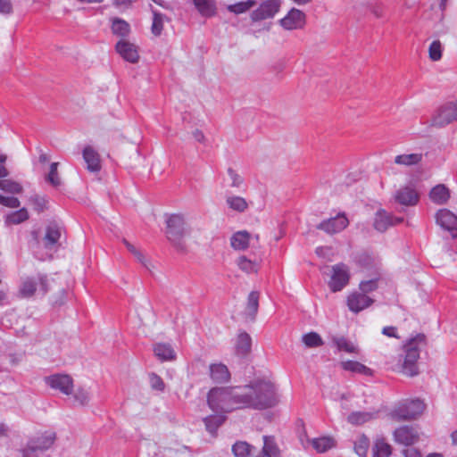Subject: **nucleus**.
I'll use <instances>...</instances> for the list:
<instances>
[{"mask_svg": "<svg viewBox=\"0 0 457 457\" xmlns=\"http://www.w3.org/2000/svg\"><path fill=\"white\" fill-rule=\"evenodd\" d=\"M241 387L244 409L262 411L272 408L278 403L277 389L270 381L258 380Z\"/></svg>", "mask_w": 457, "mask_h": 457, "instance_id": "f257e3e1", "label": "nucleus"}, {"mask_svg": "<svg viewBox=\"0 0 457 457\" xmlns=\"http://www.w3.org/2000/svg\"><path fill=\"white\" fill-rule=\"evenodd\" d=\"M242 387H213L207 394L209 408L216 413H227L243 408Z\"/></svg>", "mask_w": 457, "mask_h": 457, "instance_id": "f03ea898", "label": "nucleus"}, {"mask_svg": "<svg viewBox=\"0 0 457 457\" xmlns=\"http://www.w3.org/2000/svg\"><path fill=\"white\" fill-rule=\"evenodd\" d=\"M424 340V335H418L404 345V358L402 365L404 374L411 377L418 374L417 361L420 357V344Z\"/></svg>", "mask_w": 457, "mask_h": 457, "instance_id": "7ed1b4c3", "label": "nucleus"}, {"mask_svg": "<svg viewBox=\"0 0 457 457\" xmlns=\"http://www.w3.org/2000/svg\"><path fill=\"white\" fill-rule=\"evenodd\" d=\"M49 280L46 274L38 273L36 277H28L21 284L19 296L30 298L37 291L42 296L49 291Z\"/></svg>", "mask_w": 457, "mask_h": 457, "instance_id": "20e7f679", "label": "nucleus"}, {"mask_svg": "<svg viewBox=\"0 0 457 457\" xmlns=\"http://www.w3.org/2000/svg\"><path fill=\"white\" fill-rule=\"evenodd\" d=\"M186 233L185 220L181 214H171L166 219V235L179 251L185 250L182 238Z\"/></svg>", "mask_w": 457, "mask_h": 457, "instance_id": "39448f33", "label": "nucleus"}, {"mask_svg": "<svg viewBox=\"0 0 457 457\" xmlns=\"http://www.w3.org/2000/svg\"><path fill=\"white\" fill-rule=\"evenodd\" d=\"M55 436L51 433H44L29 439L21 450L22 457H40L54 444Z\"/></svg>", "mask_w": 457, "mask_h": 457, "instance_id": "423d86ee", "label": "nucleus"}, {"mask_svg": "<svg viewBox=\"0 0 457 457\" xmlns=\"http://www.w3.org/2000/svg\"><path fill=\"white\" fill-rule=\"evenodd\" d=\"M424 409L425 403L420 399L407 400L399 403L391 414L396 420H408L421 414Z\"/></svg>", "mask_w": 457, "mask_h": 457, "instance_id": "0eeeda50", "label": "nucleus"}, {"mask_svg": "<svg viewBox=\"0 0 457 457\" xmlns=\"http://www.w3.org/2000/svg\"><path fill=\"white\" fill-rule=\"evenodd\" d=\"M332 273L328 282L332 292H339L345 287L350 280V270L347 265L343 262L332 266Z\"/></svg>", "mask_w": 457, "mask_h": 457, "instance_id": "6e6552de", "label": "nucleus"}, {"mask_svg": "<svg viewBox=\"0 0 457 457\" xmlns=\"http://www.w3.org/2000/svg\"><path fill=\"white\" fill-rule=\"evenodd\" d=\"M44 380L49 387L65 395H70L73 392V378L68 374L55 373L46 377Z\"/></svg>", "mask_w": 457, "mask_h": 457, "instance_id": "1a4fd4ad", "label": "nucleus"}, {"mask_svg": "<svg viewBox=\"0 0 457 457\" xmlns=\"http://www.w3.org/2000/svg\"><path fill=\"white\" fill-rule=\"evenodd\" d=\"M436 223L453 238L457 237V216L448 209H440L435 214Z\"/></svg>", "mask_w": 457, "mask_h": 457, "instance_id": "9d476101", "label": "nucleus"}, {"mask_svg": "<svg viewBox=\"0 0 457 457\" xmlns=\"http://www.w3.org/2000/svg\"><path fill=\"white\" fill-rule=\"evenodd\" d=\"M281 2L279 0H265L260 6L251 13V20L260 21L273 18L280 9Z\"/></svg>", "mask_w": 457, "mask_h": 457, "instance_id": "9b49d317", "label": "nucleus"}, {"mask_svg": "<svg viewBox=\"0 0 457 457\" xmlns=\"http://www.w3.org/2000/svg\"><path fill=\"white\" fill-rule=\"evenodd\" d=\"M393 436L396 444L409 446L419 441L420 432L416 427L403 425L395 429Z\"/></svg>", "mask_w": 457, "mask_h": 457, "instance_id": "f8f14e48", "label": "nucleus"}, {"mask_svg": "<svg viewBox=\"0 0 457 457\" xmlns=\"http://www.w3.org/2000/svg\"><path fill=\"white\" fill-rule=\"evenodd\" d=\"M349 224V220L345 213H338L333 218L322 220L317 228L327 234H336L344 230Z\"/></svg>", "mask_w": 457, "mask_h": 457, "instance_id": "ddd939ff", "label": "nucleus"}, {"mask_svg": "<svg viewBox=\"0 0 457 457\" xmlns=\"http://www.w3.org/2000/svg\"><path fill=\"white\" fill-rule=\"evenodd\" d=\"M403 221V217H396L385 210H378L374 219V228L379 232L386 231L389 227L400 224Z\"/></svg>", "mask_w": 457, "mask_h": 457, "instance_id": "4468645a", "label": "nucleus"}, {"mask_svg": "<svg viewBox=\"0 0 457 457\" xmlns=\"http://www.w3.org/2000/svg\"><path fill=\"white\" fill-rule=\"evenodd\" d=\"M279 23L287 30L301 29L305 23V14L296 8H292Z\"/></svg>", "mask_w": 457, "mask_h": 457, "instance_id": "2eb2a0df", "label": "nucleus"}, {"mask_svg": "<svg viewBox=\"0 0 457 457\" xmlns=\"http://www.w3.org/2000/svg\"><path fill=\"white\" fill-rule=\"evenodd\" d=\"M374 300L361 293L353 292L347 297V306L354 313H358L373 303Z\"/></svg>", "mask_w": 457, "mask_h": 457, "instance_id": "dca6fc26", "label": "nucleus"}, {"mask_svg": "<svg viewBox=\"0 0 457 457\" xmlns=\"http://www.w3.org/2000/svg\"><path fill=\"white\" fill-rule=\"evenodd\" d=\"M62 236V227L55 222H50L46 228L43 237L44 247L47 250L56 249Z\"/></svg>", "mask_w": 457, "mask_h": 457, "instance_id": "f3484780", "label": "nucleus"}, {"mask_svg": "<svg viewBox=\"0 0 457 457\" xmlns=\"http://www.w3.org/2000/svg\"><path fill=\"white\" fill-rule=\"evenodd\" d=\"M115 49L117 53L127 62L131 63H137L139 60V54L137 46L128 41L120 40Z\"/></svg>", "mask_w": 457, "mask_h": 457, "instance_id": "a211bd4d", "label": "nucleus"}, {"mask_svg": "<svg viewBox=\"0 0 457 457\" xmlns=\"http://www.w3.org/2000/svg\"><path fill=\"white\" fill-rule=\"evenodd\" d=\"M451 198V190L445 184H437L430 188V202L437 205L446 204Z\"/></svg>", "mask_w": 457, "mask_h": 457, "instance_id": "6ab92c4d", "label": "nucleus"}, {"mask_svg": "<svg viewBox=\"0 0 457 457\" xmlns=\"http://www.w3.org/2000/svg\"><path fill=\"white\" fill-rule=\"evenodd\" d=\"M82 155L88 171L98 172L101 170L100 156L92 146H85Z\"/></svg>", "mask_w": 457, "mask_h": 457, "instance_id": "aec40b11", "label": "nucleus"}, {"mask_svg": "<svg viewBox=\"0 0 457 457\" xmlns=\"http://www.w3.org/2000/svg\"><path fill=\"white\" fill-rule=\"evenodd\" d=\"M395 199L403 205H414L418 203L419 195L415 189L410 187H403L396 191Z\"/></svg>", "mask_w": 457, "mask_h": 457, "instance_id": "412c9836", "label": "nucleus"}, {"mask_svg": "<svg viewBox=\"0 0 457 457\" xmlns=\"http://www.w3.org/2000/svg\"><path fill=\"white\" fill-rule=\"evenodd\" d=\"M427 154L422 152L412 153V154H402L395 157L394 162L400 166L404 167H417L422 162L424 156Z\"/></svg>", "mask_w": 457, "mask_h": 457, "instance_id": "4be33fe9", "label": "nucleus"}, {"mask_svg": "<svg viewBox=\"0 0 457 457\" xmlns=\"http://www.w3.org/2000/svg\"><path fill=\"white\" fill-rule=\"evenodd\" d=\"M210 377L214 383H227L230 379V373L226 365L222 363H213L210 365Z\"/></svg>", "mask_w": 457, "mask_h": 457, "instance_id": "5701e85b", "label": "nucleus"}, {"mask_svg": "<svg viewBox=\"0 0 457 457\" xmlns=\"http://www.w3.org/2000/svg\"><path fill=\"white\" fill-rule=\"evenodd\" d=\"M225 413L209 415L204 419L206 430L212 436H216L219 428L225 422Z\"/></svg>", "mask_w": 457, "mask_h": 457, "instance_id": "b1692460", "label": "nucleus"}, {"mask_svg": "<svg viewBox=\"0 0 457 457\" xmlns=\"http://www.w3.org/2000/svg\"><path fill=\"white\" fill-rule=\"evenodd\" d=\"M193 3L202 16L210 18L216 14L215 0H193Z\"/></svg>", "mask_w": 457, "mask_h": 457, "instance_id": "393cba45", "label": "nucleus"}, {"mask_svg": "<svg viewBox=\"0 0 457 457\" xmlns=\"http://www.w3.org/2000/svg\"><path fill=\"white\" fill-rule=\"evenodd\" d=\"M250 243V234L245 230L237 231L230 238V245L235 250H245Z\"/></svg>", "mask_w": 457, "mask_h": 457, "instance_id": "a878e982", "label": "nucleus"}, {"mask_svg": "<svg viewBox=\"0 0 457 457\" xmlns=\"http://www.w3.org/2000/svg\"><path fill=\"white\" fill-rule=\"evenodd\" d=\"M262 454L269 457H280L281 452L278 446L275 438L270 436H263V447L262 449Z\"/></svg>", "mask_w": 457, "mask_h": 457, "instance_id": "bb28decb", "label": "nucleus"}, {"mask_svg": "<svg viewBox=\"0 0 457 457\" xmlns=\"http://www.w3.org/2000/svg\"><path fill=\"white\" fill-rule=\"evenodd\" d=\"M392 453L391 445L384 437H378L372 448V457H389Z\"/></svg>", "mask_w": 457, "mask_h": 457, "instance_id": "cd10ccee", "label": "nucleus"}, {"mask_svg": "<svg viewBox=\"0 0 457 457\" xmlns=\"http://www.w3.org/2000/svg\"><path fill=\"white\" fill-rule=\"evenodd\" d=\"M343 370L365 376H371L372 370L357 361H346L341 362Z\"/></svg>", "mask_w": 457, "mask_h": 457, "instance_id": "c85d7f7f", "label": "nucleus"}, {"mask_svg": "<svg viewBox=\"0 0 457 457\" xmlns=\"http://www.w3.org/2000/svg\"><path fill=\"white\" fill-rule=\"evenodd\" d=\"M259 296L260 294L257 291H252L248 295L247 303L245 307V315L250 318L251 320H254L255 316L259 308Z\"/></svg>", "mask_w": 457, "mask_h": 457, "instance_id": "c756f323", "label": "nucleus"}, {"mask_svg": "<svg viewBox=\"0 0 457 457\" xmlns=\"http://www.w3.org/2000/svg\"><path fill=\"white\" fill-rule=\"evenodd\" d=\"M252 339L249 334L242 332L238 335L236 352L238 355L245 356L251 351Z\"/></svg>", "mask_w": 457, "mask_h": 457, "instance_id": "7c9ffc66", "label": "nucleus"}, {"mask_svg": "<svg viewBox=\"0 0 457 457\" xmlns=\"http://www.w3.org/2000/svg\"><path fill=\"white\" fill-rule=\"evenodd\" d=\"M29 212L27 209L23 207L18 211L8 213L4 217V223L6 226L18 225L26 221L27 220H29Z\"/></svg>", "mask_w": 457, "mask_h": 457, "instance_id": "2f4dec72", "label": "nucleus"}, {"mask_svg": "<svg viewBox=\"0 0 457 457\" xmlns=\"http://www.w3.org/2000/svg\"><path fill=\"white\" fill-rule=\"evenodd\" d=\"M333 345L337 347L339 352H345L348 353H356L358 352L357 346L350 342L345 337L334 336L331 338Z\"/></svg>", "mask_w": 457, "mask_h": 457, "instance_id": "473e14b6", "label": "nucleus"}, {"mask_svg": "<svg viewBox=\"0 0 457 457\" xmlns=\"http://www.w3.org/2000/svg\"><path fill=\"white\" fill-rule=\"evenodd\" d=\"M446 109L445 104L441 105L438 109L436 110L431 124L432 126H437V127H444L451 122V117L448 113V112H444Z\"/></svg>", "mask_w": 457, "mask_h": 457, "instance_id": "72a5a7b5", "label": "nucleus"}, {"mask_svg": "<svg viewBox=\"0 0 457 457\" xmlns=\"http://www.w3.org/2000/svg\"><path fill=\"white\" fill-rule=\"evenodd\" d=\"M154 352L161 361H171L176 356L173 348L169 344H156Z\"/></svg>", "mask_w": 457, "mask_h": 457, "instance_id": "f704fd0d", "label": "nucleus"}, {"mask_svg": "<svg viewBox=\"0 0 457 457\" xmlns=\"http://www.w3.org/2000/svg\"><path fill=\"white\" fill-rule=\"evenodd\" d=\"M312 447L318 453H325L335 446V441L332 437L329 436H322L318 438H313L312 441Z\"/></svg>", "mask_w": 457, "mask_h": 457, "instance_id": "c9c22d12", "label": "nucleus"}, {"mask_svg": "<svg viewBox=\"0 0 457 457\" xmlns=\"http://www.w3.org/2000/svg\"><path fill=\"white\" fill-rule=\"evenodd\" d=\"M153 22L151 26V32L154 36H160L163 29L164 21L167 17L157 10H153Z\"/></svg>", "mask_w": 457, "mask_h": 457, "instance_id": "e433bc0d", "label": "nucleus"}, {"mask_svg": "<svg viewBox=\"0 0 457 457\" xmlns=\"http://www.w3.org/2000/svg\"><path fill=\"white\" fill-rule=\"evenodd\" d=\"M253 445L245 441H237L232 445V453L235 457H250Z\"/></svg>", "mask_w": 457, "mask_h": 457, "instance_id": "4c0bfd02", "label": "nucleus"}, {"mask_svg": "<svg viewBox=\"0 0 457 457\" xmlns=\"http://www.w3.org/2000/svg\"><path fill=\"white\" fill-rule=\"evenodd\" d=\"M226 203L231 210L238 212H245L248 207L245 199L237 195L228 196L226 198Z\"/></svg>", "mask_w": 457, "mask_h": 457, "instance_id": "58836bf2", "label": "nucleus"}, {"mask_svg": "<svg viewBox=\"0 0 457 457\" xmlns=\"http://www.w3.org/2000/svg\"><path fill=\"white\" fill-rule=\"evenodd\" d=\"M256 4L255 0H246V1H241L237 2L233 4H228L227 6V9L228 12L235 13V14H241L244 12H246L248 10H250L252 7H253Z\"/></svg>", "mask_w": 457, "mask_h": 457, "instance_id": "ea45409f", "label": "nucleus"}, {"mask_svg": "<svg viewBox=\"0 0 457 457\" xmlns=\"http://www.w3.org/2000/svg\"><path fill=\"white\" fill-rule=\"evenodd\" d=\"M370 439L365 435H361L354 442V452L359 457H368Z\"/></svg>", "mask_w": 457, "mask_h": 457, "instance_id": "a19ab883", "label": "nucleus"}, {"mask_svg": "<svg viewBox=\"0 0 457 457\" xmlns=\"http://www.w3.org/2000/svg\"><path fill=\"white\" fill-rule=\"evenodd\" d=\"M130 30L129 24L124 20L115 18L112 23V31L114 35L126 37Z\"/></svg>", "mask_w": 457, "mask_h": 457, "instance_id": "79ce46f5", "label": "nucleus"}, {"mask_svg": "<svg viewBox=\"0 0 457 457\" xmlns=\"http://www.w3.org/2000/svg\"><path fill=\"white\" fill-rule=\"evenodd\" d=\"M373 414L366 411H353L347 417V421L353 425H361L370 421Z\"/></svg>", "mask_w": 457, "mask_h": 457, "instance_id": "37998d69", "label": "nucleus"}, {"mask_svg": "<svg viewBox=\"0 0 457 457\" xmlns=\"http://www.w3.org/2000/svg\"><path fill=\"white\" fill-rule=\"evenodd\" d=\"M303 343L310 348L323 345L324 342L321 337L316 332H309L302 337Z\"/></svg>", "mask_w": 457, "mask_h": 457, "instance_id": "c03bdc74", "label": "nucleus"}, {"mask_svg": "<svg viewBox=\"0 0 457 457\" xmlns=\"http://www.w3.org/2000/svg\"><path fill=\"white\" fill-rule=\"evenodd\" d=\"M238 268L245 273H255L258 271L259 264L247 259L245 256H241L237 260Z\"/></svg>", "mask_w": 457, "mask_h": 457, "instance_id": "a18cd8bd", "label": "nucleus"}, {"mask_svg": "<svg viewBox=\"0 0 457 457\" xmlns=\"http://www.w3.org/2000/svg\"><path fill=\"white\" fill-rule=\"evenodd\" d=\"M58 162H52L50 164L49 172L46 177V180L54 187H59L62 183L58 174Z\"/></svg>", "mask_w": 457, "mask_h": 457, "instance_id": "49530a36", "label": "nucleus"}, {"mask_svg": "<svg viewBox=\"0 0 457 457\" xmlns=\"http://www.w3.org/2000/svg\"><path fill=\"white\" fill-rule=\"evenodd\" d=\"M0 189L11 194H20L22 192V187L19 183L10 179H1Z\"/></svg>", "mask_w": 457, "mask_h": 457, "instance_id": "de8ad7c7", "label": "nucleus"}, {"mask_svg": "<svg viewBox=\"0 0 457 457\" xmlns=\"http://www.w3.org/2000/svg\"><path fill=\"white\" fill-rule=\"evenodd\" d=\"M74 401L79 403V405L85 406L87 405L90 401V392L83 387H79L74 395H73Z\"/></svg>", "mask_w": 457, "mask_h": 457, "instance_id": "09e8293b", "label": "nucleus"}, {"mask_svg": "<svg viewBox=\"0 0 457 457\" xmlns=\"http://www.w3.org/2000/svg\"><path fill=\"white\" fill-rule=\"evenodd\" d=\"M378 278L361 281L359 285L361 293L367 295V294L375 291L378 288Z\"/></svg>", "mask_w": 457, "mask_h": 457, "instance_id": "8fccbe9b", "label": "nucleus"}, {"mask_svg": "<svg viewBox=\"0 0 457 457\" xmlns=\"http://www.w3.org/2000/svg\"><path fill=\"white\" fill-rule=\"evenodd\" d=\"M30 202L33 204L34 210L38 213L44 212L46 209L47 200L44 196H31Z\"/></svg>", "mask_w": 457, "mask_h": 457, "instance_id": "3c124183", "label": "nucleus"}, {"mask_svg": "<svg viewBox=\"0 0 457 457\" xmlns=\"http://www.w3.org/2000/svg\"><path fill=\"white\" fill-rule=\"evenodd\" d=\"M149 382L150 386L154 390H157L162 392L165 388V384L163 379L155 373H151L149 375Z\"/></svg>", "mask_w": 457, "mask_h": 457, "instance_id": "603ef678", "label": "nucleus"}, {"mask_svg": "<svg viewBox=\"0 0 457 457\" xmlns=\"http://www.w3.org/2000/svg\"><path fill=\"white\" fill-rule=\"evenodd\" d=\"M442 57L441 43L436 40L430 44V60L438 61Z\"/></svg>", "mask_w": 457, "mask_h": 457, "instance_id": "864d4df0", "label": "nucleus"}, {"mask_svg": "<svg viewBox=\"0 0 457 457\" xmlns=\"http://www.w3.org/2000/svg\"><path fill=\"white\" fill-rule=\"evenodd\" d=\"M228 175L231 179L230 187L238 188L244 183V179L232 168L228 169Z\"/></svg>", "mask_w": 457, "mask_h": 457, "instance_id": "5fc2aeb1", "label": "nucleus"}, {"mask_svg": "<svg viewBox=\"0 0 457 457\" xmlns=\"http://www.w3.org/2000/svg\"><path fill=\"white\" fill-rule=\"evenodd\" d=\"M0 204L9 208H18L21 205V202L17 197L0 195Z\"/></svg>", "mask_w": 457, "mask_h": 457, "instance_id": "6e6d98bb", "label": "nucleus"}, {"mask_svg": "<svg viewBox=\"0 0 457 457\" xmlns=\"http://www.w3.org/2000/svg\"><path fill=\"white\" fill-rule=\"evenodd\" d=\"M446 109L445 112H448L449 115L452 116V121L457 120V100L445 103Z\"/></svg>", "mask_w": 457, "mask_h": 457, "instance_id": "4d7b16f0", "label": "nucleus"}, {"mask_svg": "<svg viewBox=\"0 0 457 457\" xmlns=\"http://www.w3.org/2000/svg\"><path fill=\"white\" fill-rule=\"evenodd\" d=\"M12 12V4L10 0H0V13L10 14Z\"/></svg>", "mask_w": 457, "mask_h": 457, "instance_id": "13d9d810", "label": "nucleus"}, {"mask_svg": "<svg viewBox=\"0 0 457 457\" xmlns=\"http://www.w3.org/2000/svg\"><path fill=\"white\" fill-rule=\"evenodd\" d=\"M382 334L388 337L399 338V336L397 335V328L394 326L384 327Z\"/></svg>", "mask_w": 457, "mask_h": 457, "instance_id": "bf43d9fd", "label": "nucleus"}, {"mask_svg": "<svg viewBox=\"0 0 457 457\" xmlns=\"http://www.w3.org/2000/svg\"><path fill=\"white\" fill-rule=\"evenodd\" d=\"M403 454L405 457H422L421 453L416 448L406 449L403 451Z\"/></svg>", "mask_w": 457, "mask_h": 457, "instance_id": "052dcab7", "label": "nucleus"}, {"mask_svg": "<svg viewBox=\"0 0 457 457\" xmlns=\"http://www.w3.org/2000/svg\"><path fill=\"white\" fill-rule=\"evenodd\" d=\"M9 428L5 423H0V436H8Z\"/></svg>", "mask_w": 457, "mask_h": 457, "instance_id": "680f3d73", "label": "nucleus"}, {"mask_svg": "<svg viewBox=\"0 0 457 457\" xmlns=\"http://www.w3.org/2000/svg\"><path fill=\"white\" fill-rule=\"evenodd\" d=\"M193 135H194L195 139L196 141H198V142H203V141L204 140V133H203L201 130H199V129L195 130V131H194V133H193Z\"/></svg>", "mask_w": 457, "mask_h": 457, "instance_id": "e2e57ef3", "label": "nucleus"}, {"mask_svg": "<svg viewBox=\"0 0 457 457\" xmlns=\"http://www.w3.org/2000/svg\"><path fill=\"white\" fill-rule=\"evenodd\" d=\"M133 255L137 259V261L139 262H141L144 266L146 267V263L145 262V256L143 255V253L140 251L137 250L136 253H133Z\"/></svg>", "mask_w": 457, "mask_h": 457, "instance_id": "0e129e2a", "label": "nucleus"}, {"mask_svg": "<svg viewBox=\"0 0 457 457\" xmlns=\"http://www.w3.org/2000/svg\"><path fill=\"white\" fill-rule=\"evenodd\" d=\"M123 244L127 247V249L133 254L137 250L133 245H131L128 240L123 239Z\"/></svg>", "mask_w": 457, "mask_h": 457, "instance_id": "69168bd1", "label": "nucleus"}, {"mask_svg": "<svg viewBox=\"0 0 457 457\" xmlns=\"http://www.w3.org/2000/svg\"><path fill=\"white\" fill-rule=\"evenodd\" d=\"M3 163L4 162H0V178H4L8 174L6 168L3 165Z\"/></svg>", "mask_w": 457, "mask_h": 457, "instance_id": "338daca9", "label": "nucleus"}, {"mask_svg": "<svg viewBox=\"0 0 457 457\" xmlns=\"http://www.w3.org/2000/svg\"><path fill=\"white\" fill-rule=\"evenodd\" d=\"M38 159H39V162H40L41 163H45V162H47L49 161V157H48L46 154H44V153H42V154L39 155V158H38Z\"/></svg>", "mask_w": 457, "mask_h": 457, "instance_id": "774afa93", "label": "nucleus"}]
</instances>
